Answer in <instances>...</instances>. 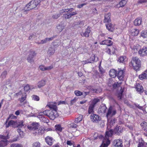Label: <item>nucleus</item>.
<instances>
[{"mask_svg":"<svg viewBox=\"0 0 147 147\" xmlns=\"http://www.w3.org/2000/svg\"><path fill=\"white\" fill-rule=\"evenodd\" d=\"M0 138L1 140L0 141V147H4L7 144V139H8V136H4L3 135H0Z\"/></svg>","mask_w":147,"mask_h":147,"instance_id":"39448f33","label":"nucleus"},{"mask_svg":"<svg viewBox=\"0 0 147 147\" xmlns=\"http://www.w3.org/2000/svg\"><path fill=\"white\" fill-rule=\"evenodd\" d=\"M111 13H108L105 14V19L104 20V22L109 23L111 21L110 19Z\"/></svg>","mask_w":147,"mask_h":147,"instance_id":"412c9836","label":"nucleus"},{"mask_svg":"<svg viewBox=\"0 0 147 147\" xmlns=\"http://www.w3.org/2000/svg\"><path fill=\"white\" fill-rule=\"evenodd\" d=\"M57 28L58 31L60 32L64 29V26L62 24H59L57 26Z\"/></svg>","mask_w":147,"mask_h":147,"instance_id":"ea45409f","label":"nucleus"},{"mask_svg":"<svg viewBox=\"0 0 147 147\" xmlns=\"http://www.w3.org/2000/svg\"><path fill=\"white\" fill-rule=\"evenodd\" d=\"M94 106L91 104L90 105L88 110V113L89 114H91L94 112Z\"/></svg>","mask_w":147,"mask_h":147,"instance_id":"e433bc0d","label":"nucleus"},{"mask_svg":"<svg viewBox=\"0 0 147 147\" xmlns=\"http://www.w3.org/2000/svg\"><path fill=\"white\" fill-rule=\"evenodd\" d=\"M17 121H15L13 120H11L9 121L8 124L7 123H6V127H8L9 126H12L14 127H16L17 126Z\"/></svg>","mask_w":147,"mask_h":147,"instance_id":"dca6fc26","label":"nucleus"},{"mask_svg":"<svg viewBox=\"0 0 147 147\" xmlns=\"http://www.w3.org/2000/svg\"><path fill=\"white\" fill-rule=\"evenodd\" d=\"M26 98V95L22 97L20 99V103H22L23 102Z\"/></svg>","mask_w":147,"mask_h":147,"instance_id":"0e129e2a","label":"nucleus"},{"mask_svg":"<svg viewBox=\"0 0 147 147\" xmlns=\"http://www.w3.org/2000/svg\"><path fill=\"white\" fill-rule=\"evenodd\" d=\"M120 127L117 126L114 129L113 132L114 133L119 134L120 133H121L122 130L121 129V128H119Z\"/></svg>","mask_w":147,"mask_h":147,"instance_id":"c756f323","label":"nucleus"},{"mask_svg":"<svg viewBox=\"0 0 147 147\" xmlns=\"http://www.w3.org/2000/svg\"><path fill=\"white\" fill-rule=\"evenodd\" d=\"M47 106L49 107L50 109H53V110H57V103L56 102H50L48 103Z\"/></svg>","mask_w":147,"mask_h":147,"instance_id":"f3484780","label":"nucleus"},{"mask_svg":"<svg viewBox=\"0 0 147 147\" xmlns=\"http://www.w3.org/2000/svg\"><path fill=\"white\" fill-rule=\"evenodd\" d=\"M131 49L133 51L134 53H136L138 51V47L136 46H133L132 47H131Z\"/></svg>","mask_w":147,"mask_h":147,"instance_id":"4d7b16f0","label":"nucleus"},{"mask_svg":"<svg viewBox=\"0 0 147 147\" xmlns=\"http://www.w3.org/2000/svg\"><path fill=\"white\" fill-rule=\"evenodd\" d=\"M123 92V90H122L121 92V93H119L118 94V97L120 99H121L122 98V93Z\"/></svg>","mask_w":147,"mask_h":147,"instance_id":"338daca9","label":"nucleus"},{"mask_svg":"<svg viewBox=\"0 0 147 147\" xmlns=\"http://www.w3.org/2000/svg\"><path fill=\"white\" fill-rule=\"evenodd\" d=\"M55 52L54 49L52 47H49L47 51L48 55L50 56L53 54Z\"/></svg>","mask_w":147,"mask_h":147,"instance_id":"473e14b6","label":"nucleus"},{"mask_svg":"<svg viewBox=\"0 0 147 147\" xmlns=\"http://www.w3.org/2000/svg\"><path fill=\"white\" fill-rule=\"evenodd\" d=\"M60 14H55L54 15H53L52 17L54 18V19H57L60 16Z\"/></svg>","mask_w":147,"mask_h":147,"instance_id":"69168bd1","label":"nucleus"},{"mask_svg":"<svg viewBox=\"0 0 147 147\" xmlns=\"http://www.w3.org/2000/svg\"><path fill=\"white\" fill-rule=\"evenodd\" d=\"M116 113L115 109H113L111 106H110L106 114V116L108 119V120L109 121V118L115 115Z\"/></svg>","mask_w":147,"mask_h":147,"instance_id":"20e7f679","label":"nucleus"},{"mask_svg":"<svg viewBox=\"0 0 147 147\" xmlns=\"http://www.w3.org/2000/svg\"><path fill=\"white\" fill-rule=\"evenodd\" d=\"M91 31L90 28L88 26L86 29L85 32H82L81 35L83 37H88L89 36V34Z\"/></svg>","mask_w":147,"mask_h":147,"instance_id":"4468645a","label":"nucleus"},{"mask_svg":"<svg viewBox=\"0 0 147 147\" xmlns=\"http://www.w3.org/2000/svg\"><path fill=\"white\" fill-rule=\"evenodd\" d=\"M114 147H122V141L121 139H117L114 140L113 142Z\"/></svg>","mask_w":147,"mask_h":147,"instance_id":"ddd939ff","label":"nucleus"},{"mask_svg":"<svg viewBox=\"0 0 147 147\" xmlns=\"http://www.w3.org/2000/svg\"><path fill=\"white\" fill-rule=\"evenodd\" d=\"M53 68V66L51 65L49 66L46 67V71H49L52 69Z\"/></svg>","mask_w":147,"mask_h":147,"instance_id":"e2e57ef3","label":"nucleus"},{"mask_svg":"<svg viewBox=\"0 0 147 147\" xmlns=\"http://www.w3.org/2000/svg\"><path fill=\"white\" fill-rule=\"evenodd\" d=\"M112 42L110 40H105L100 42L101 45H106L108 46H110L112 44Z\"/></svg>","mask_w":147,"mask_h":147,"instance_id":"393cba45","label":"nucleus"},{"mask_svg":"<svg viewBox=\"0 0 147 147\" xmlns=\"http://www.w3.org/2000/svg\"><path fill=\"white\" fill-rule=\"evenodd\" d=\"M31 4L30 2L29 3L26 5V7L24 8V10H25L24 11V13H27V11H29L31 9H32L30 8L31 7Z\"/></svg>","mask_w":147,"mask_h":147,"instance_id":"f704fd0d","label":"nucleus"},{"mask_svg":"<svg viewBox=\"0 0 147 147\" xmlns=\"http://www.w3.org/2000/svg\"><path fill=\"white\" fill-rule=\"evenodd\" d=\"M134 105L136 107H137L143 111L144 110V109L143 106H140L137 103H134Z\"/></svg>","mask_w":147,"mask_h":147,"instance_id":"6e6d98bb","label":"nucleus"},{"mask_svg":"<svg viewBox=\"0 0 147 147\" xmlns=\"http://www.w3.org/2000/svg\"><path fill=\"white\" fill-rule=\"evenodd\" d=\"M136 89L137 91L140 94L142 93L144 91L143 87L139 84H137Z\"/></svg>","mask_w":147,"mask_h":147,"instance_id":"6ab92c4d","label":"nucleus"},{"mask_svg":"<svg viewBox=\"0 0 147 147\" xmlns=\"http://www.w3.org/2000/svg\"><path fill=\"white\" fill-rule=\"evenodd\" d=\"M39 125L38 123H33L27 126V128L29 130L33 131V132L36 130V129H38Z\"/></svg>","mask_w":147,"mask_h":147,"instance_id":"423d86ee","label":"nucleus"},{"mask_svg":"<svg viewBox=\"0 0 147 147\" xmlns=\"http://www.w3.org/2000/svg\"><path fill=\"white\" fill-rule=\"evenodd\" d=\"M121 84V82H120L118 83V82H116L114 83L113 85V87L114 88H116L117 87L119 86Z\"/></svg>","mask_w":147,"mask_h":147,"instance_id":"603ef678","label":"nucleus"},{"mask_svg":"<svg viewBox=\"0 0 147 147\" xmlns=\"http://www.w3.org/2000/svg\"><path fill=\"white\" fill-rule=\"evenodd\" d=\"M36 37V34L35 33H33L30 34L28 38L29 40L35 38Z\"/></svg>","mask_w":147,"mask_h":147,"instance_id":"79ce46f5","label":"nucleus"},{"mask_svg":"<svg viewBox=\"0 0 147 147\" xmlns=\"http://www.w3.org/2000/svg\"><path fill=\"white\" fill-rule=\"evenodd\" d=\"M147 143L145 142L142 139L139 140L138 147H146Z\"/></svg>","mask_w":147,"mask_h":147,"instance_id":"4be33fe9","label":"nucleus"},{"mask_svg":"<svg viewBox=\"0 0 147 147\" xmlns=\"http://www.w3.org/2000/svg\"><path fill=\"white\" fill-rule=\"evenodd\" d=\"M127 1L125 0H122L119 3L120 7H123L126 3Z\"/></svg>","mask_w":147,"mask_h":147,"instance_id":"c03bdc74","label":"nucleus"},{"mask_svg":"<svg viewBox=\"0 0 147 147\" xmlns=\"http://www.w3.org/2000/svg\"><path fill=\"white\" fill-rule=\"evenodd\" d=\"M10 147H23V146L20 144H13L10 145Z\"/></svg>","mask_w":147,"mask_h":147,"instance_id":"a19ab883","label":"nucleus"},{"mask_svg":"<svg viewBox=\"0 0 147 147\" xmlns=\"http://www.w3.org/2000/svg\"><path fill=\"white\" fill-rule=\"evenodd\" d=\"M98 60V58L96 57L95 55H92L91 56L90 59H88L86 61H82V63L85 64L88 63H91L94 61H97Z\"/></svg>","mask_w":147,"mask_h":147,"instance_id":"0eeeda50","label":"nucleus"},{"mask_svg":"<svg viewBox=\"0 0 147 147\" xmlns=\"http://www.w3.org/2000/svg\"><path fill=\"white\" fill-rule=\"evenodd\" d=\"M90 91L93 93H99L102 91V89L100 88L97 89H92L90 90Z\"/></svg>","mask_w":147,"mask_h":147,"instance_id":"58836bf2","label":"nucleus"},{"mask_svg":"<svg viewBox=\"0 0 147 147\" xmlns=\"http://www.w3.org/2000/svg\"><path fill=\"white\" fill-rule=\"evenodd\" d=\"M141 125L142 126H143L146 128L144 129L145 130L147 131V122H143L142 123H141Z\"/></svg>","mask_w":147,"mask_h":147,"instance_id":"3c124183","label":"nucleus"},{"mask_svg":"<svg viewBox=\"0 0 147 147\" xmlns=\"http://www.w3.org/2000/svg\"><path fill=\"white\" fill-rule=\"evenodd\" d=\"M40 2V0H34L30 2L31 5L30 9H34L37 7L39 5V4Z\"/></svg>","mask_w":147,"mask_h":147,"instance_id":"9b49d317","label":"nucleus"},{"mask_svg":"<svg viewBox=\"0 0 147 147\" xmlns=\"http://www.w3.org/2000/svg\"><path fill=\"white\" fill-rule=\"evenodd\" d=\"M142 22V18L141 17L136 19L134 22V24L136 26H139L141 25Z\"/></svg>","mask_w":147,"mask_h":147,"instance_id":"5701e85b","label":"nucleus"},{"mask_svg":"<svg viewBox=\"0 0 147 147\" xmlns=\"http://www.w3.org/2000/svg\"><path fill=\"white\" fill-rule=\"evenodd\" d=\"M111 53L114 54L115 52V49L113 46H110L109 47Z\"/></svg>","mask_w":147,"mask_h":147,"instance_id":"680f3d73","label":"nucleus"},{"mask_svg":"<svg viewBox=\"0 0 147 147\" xmlns=\"http://www.w3.org/2000/svg\"><path fill=\"white\" fill-rule=\"evenodd\" d=\"M47 42V40L46 38L45 39L41 40L40 42H37V44H43L44 43H46Z\"/></svg>","mask_w":147,"mask_h":147,"instance_id":"13d9d810","label":"nucleus"},{"mask_svg":"<svg viewBox=\"0 0 147 147\" xmlns=\"http://www.w3.org/2000/svg\"><path fill=\"white\" fill-rule=\"evenodd\" d=\"M53 138L52 137L47 136L45 138L46 143L49 145H51L53 144Z\"/></svg>","mask_w":147,"mask_h":147,"instance_id":"cd10ccee","label":"nucleus"},{"mask_svg":"<svg viewBox=\"0 0 147 147\" xmlns=\"http://www.w3.org/2000/svg\"><path fill=\"white\" fill-rule=\"evenodd\" d=\"M76 101V99L75 98L71 100L70 101L71 105H73Z\"/></svg>","mask_w":147,"mask_h":147,"instance_id":"774afa93","label":"nucleus"},{"mask_svg":"<svg viewBox=\"0 0 147 147\" xmlns=\"http://www.w3.org/2000/svg\"><path fill=\"white\" fill-rule=\"evenodd\" d=\"M49 130V129H45L43 127H40L39 129H36L34 131V132H33V134L35 135L37 134L40 135L43 134L45 131L46 130L48 131Z\"/></svg>","mask_w":147,"mask_h":147,"instance_id":"6e6552de","label":"nucleus"},{"mask_svg":"<svg viewBox=\"0 0 147 147\" xmlns=\"http://www.w3.org/2000/svg\"><path fill=\"white\" fill-rule=\"evenodd\" d=\"M39 69L42 71H46V66L44 65H41L39 67Z\"/></svg>","mask_w":147,"mask_h":147,"instance_id":"052dcab7","label":"nucleus"},{"mask_svg":"<svg viewBox=\"0 0 147 147\" xmlns=\"http://www.w3.org/2000/svg\"><path fill=\"white\" fill-rule=\"evenodd\" d=\"M30 86L28 84H26L24 86V89L25 91L28 92L30 90Z\"/></svg>","mask_w":147,"mask_h":147,"instance_id":"864d4df0","label":"nucleus"},{"mask_svg":"<svg viewBox=\"0 0 147 147\" xmlns=\"http://www.w3.org/2000/svg\"><path fill=\"white\" fill-rule=\"evenodd\" d=\"M63 17L66 19H68L69 18L71 17L70 13H67L66 14H64L63 15Z\"/></svg>","mask_w":147,"mask_h":147,"instance_id":"5fc2aeb1","label":"nucleus"},{"mask_svg":"<svg viewBox=\"0 0 147 147\" xmlns=\"http://www.w3.org/2000/svg\"><path fill=\"white\" fill-rule=\"evenodd\" d=\"M139 78L141 80L147 79V70H145L139 75Z\"/></svg>","mask_w":147,"mask_h":147,"instance_id":"a211bd4d","label":"nucleus"},{"mask_svg":"<svg viewBox=\"0 0 147 147\" xmlns=\"http://www.w3.org/2000/svg\"><path fill=\"white\" fill-rule=\"evenodd\" d=\"M113 133V131L111 129L106 131L105 136L103 138L102 144L105 147H107L110 144V141L109 140V138L111 137Z\"/></svg>","mask_w":147,"mask_h":147,"instance_id":"f257e3e1","label":"nucleus"},{"mask_svg":"<svg viewBox=\"0 0 147 147\" xmlns=\"http://www.w3.org/2000/svg\"><path fill=\"white\" fill-rule=\"evenodd\" d=\"M19 128L17 129V131L19 134V135L21 137H22L23 136V132L21 131V129Z\"/></svg>","mask_w":147,"mask_h":147,"instance_id":"bf43d9fd","label":"nucleus"},{"mask_svg":"<svg viewBox=\"0 0 147 147\" xmlns=\"http://www.w3.org/2000/svg\"><path fill=\"white\" fill-rule=\"evenodd\" d=\"M139 33V31L138 29H133L131 32V35L133 36H137Z\"/></svg>","mask_w":147,"mask_h":147,"instance_id":"72a5a7b5","label":"nucleus"},{"mask_svg":"<svg viewBox=\"0 0 147 147\" xmlns=\"http://www.w3.org/2000/svg\"><path fill=\"white\" fill-rule=\"evenodd\" d=\"M83 118V116L80 115H79L78 117L76 118L75 120L74 123H78L82 121Z\"/></svg>","mask_w":147,"mask_h":147,"instance_id":"2f4dec72","label":"nucleus"},{"mask_svg":"<svg viewBox=\"0 0 147 147\" xmlns=\"http://www.w3.org/2000/svg\"><path fill=\"white\" fill-rule=\"evenodd\" d=\"M32 147H40V144L39 142H36L33 144Z\"/></svg>","mask_w":147,"mask_h":147,"instance_id":"49530a36","label":"nucleus"},{"mask_svg":"<svg viewBox=\"0 0 147 147\" xmlns=\"http://www.w3.org/2000/svg\"><path fill=\"white\" fill-rule=\"evenodd\" d=\"M100 100L98 98H96L94 99L91 104L95 107V105L98 102H99Z\"/></svg>","mask_w":147,"mask_h":147,"instance_id":"37998d69","label":"nucleus"},{"mask_svg":"<svg viewBox=\"0 0 147 147\" xmlns=\"http://www.w3.org/2000/svg\"><path fill=\"white\" fill-rule=\"evenodd\" d=\"M7 74V71H4L3 72L1 75V77L3 79H4L6 78V76Z\"/></svg>","mask_w":147,"mask_h":147,"instance_id":"09e8293b","label":"nucleus"},{"mask_svg":"<svg viewBox=\"0 0 147 147\" xmlns=\"http://www.w3.org/2000/svg\"><path fill=\"white\" fill-rule=\"evenodd\" d=\"M32 100H34L38 101H39L40 99L39 97L36 95H33L32 96Z\"/></svg>","mask_w":147,"mask_h":147,"instance_id":"a18cd8bd","label":"nucleus"},{"mask_svg":"<svg viewBox=\"0 0 147 147\" xmlns=\"http://www.w3.org/2000/svg\"><path fill=\"white\" fill-rule=\"evenodd\" d=\"M49 110H46L44 111L43 112H40L39 114L40 116H42V115H44L48 116H49Z\"/></svg>","mask_w":147,"mask_h":147,"instance_id":"4c0bfd02","label":"nucleus"},{"mask_svg":"<svg viewBox=\"0 0 147 147\" xmlns=\"http://www.w3.org/2000/svg\"><path fill=\"white\" fill-rule=\"evenodd\" d=\"M45 84V81L42 80L39 82L37 84V86L39 88L43 86Z\"/></svg>","mask_w":147,"mask_h":147,"instance_id":"7c9ffc66","label":"nucleus"},{"mask_svg":"<svg viewBox=\"0 0 147 147\" xmlns=\"http://www.w3.org/2000/svg\"><path fill=\"white\" fill-rule=\"evenodd\" d=\"M124 71L122 70H119L118 71V73H117V76L119 80H121L124 77Z\"/></svg>","mask_w":147,"mask_h":147,"instance_id":"2eb2a0df","label":"nucleus"},{"mask_svg":"<svg viewBox=\"0 0 147 147\" xmlns=\"http://www.w3.org/2000/svg\"><path fill=\"white\" fill-rule=\"evenodd\" d=\"M57 110H52L51 111L49 110V117L50 119L52 120H54L55 118L58 116L57 114Z\"/></svg>","mask_w":147,"mask_h":147,"instance_id":"1a4fd4ad","label":"nucleus"},{"mask_svg":"<svg viewBox=\"0 0 147 147\" xmlns=\"http://www.w3.org/2000/svg\"><path fill=\"white\" fill-rule=\"evenodd\" d=\"M91 121L93 122L98 121L100 119V118L98 115L95 114H92L90 116Z\"/></svg>","mask_w":147,"mask_h":147,"instance_id":"f8f14e48","label":"nucleus"},{"mask_svg":"<svg viewBox=\"0 0 147 147\" xmlns=\"http://www.w3.org/2000/svg\"><path fill=\"white\" fill-rule=\"evenodd\" d=\"M28 53L29 55L27 58L28 62L31 63H34V61L33 58L36 56V53L35 51H32L28 52Z\"/></svg>","mask_w":147,"mask_h":147,"instance_id":"7ed1b4c3","label":"nucleus"},{"mask_svg":"<svg viewBox=\"0 0 147 147\" xmlns=\"http://www.w3.org/2000/svg\"><path fill=\"white\" fill-rule=\"evenodd\" d=\"M55 127L56 129L57 130H58L60 131H61L62 129V128L61 127V125H55Z\"/></svg>","mask_w":147,"mask_h":147,"instance_id":"de8ad7c7","label":"nucleus"},{"mask_svg":"<svg viewBox=\"0 0 147 147\" xmlns=\"http://www.w3.org/2000/svg\"><path fill=\"white\" fill-rule=\"evenodd\" d=\"M17 125L16 127L18 128H22L23 127H25V124L24 123L23 120H19L17 121Z\"/></svg>","mask_w":147,"mask_h":147,"instance_id":"bb28decb","label":"nucleus"},{"mask_svg":"<svg viewBox=\"0 0 147 147\" xmlns=\"http://www.w3.org/2000/svg\"><path fill=\"white\" fill-rule=\"evenodd\" d=\"M76 95L78 96H80L82 94V92L78 90H76L74 92Z\"/></svg>","mask_w":147,"mask_h":147,"instance_id":"8fccbe9b","label":"nucleus"},{"mask_svg":"<svg viewBox=\"0 0 147 147\" xmlns=\"http://www.w3.org/2000/svg\"><path fill=\"white\" fill-rule=\"evenodd\" d=\"M117 71L114 69H111L109 71V75L110 76L113 78H114L117 76Z\"/></svg>","mask_w":147,"mask_h":147,"instance_id":"c85d7f7f","label":"nucleus"},{"mask_svg":"<svg viewBox=\"0 0 147 147\" xmlns=\"http://www.w3.org/2000/svg\"><path fill=\"white\" fill-rule=\"evenodd\" d=\"M127 58L125 56H122L118 58V61L120 63H124L127 61Z\"/></svg>","mask_w":147,"mask_h":147,"instance_id":"a878e982","label":"nucleus"},{"mask_svg":"<svg viewBox=\"0 0 147 147\" xmlns=\"http://www.w3.org/2000/svg\"><path fill=\"white\" fill-rule=\"evenodd\" d=\"M139 55L142 57L147 55V47H144L138 51Z\"/></svg>","mask_w":147,"mask_h":147,"instance_id":"9d476101","label":"nucleus"},{"mask_svg":"<svg viewBox=\"0 0 147 147\" xmlns=\"http://www.w3.org/2000/svg\"><path fill=\"white\" fill-rule=\"evenodd\" d=\"M107 28L109 31L113 32L114 29V26L110 23H108L106 24Z\"/></svg>","mask_w":147,"mask_h":147,"instance_id":"aec40b11","label":"nucleus"},{"mask_svg":"<svg viewBox=\"0 0 147 147\" xmlns=\"http://www.w3.org/2000/svg\"><path fill=\"white\" fill-rule=\"evenodd\" d=\"M140 36L144 38L147 37V30L142 31L140 33Z\"/></svg>","mask_w":147,"mask_h":147,"instance_id":"c9c22d12","label":"nucleus"},{"mask_svg":"<svg viewBox=\"0 0 147 147\" xmlns=\"http://www.w3.org/2000/svg\"><path fill=\"white\" fill-rule=\"evenodd\" d=\"M131 63L134 70L136 71L139 70L141 65V61L138 57H133L131 61Z\"/></svg>","mask_w":147,"mask_h":147,"instance_id":"f03ea898","label":"nucleus"},{"mask_svg":"<svg viewBox=\"0 0 147 147\" xmlns=\"http://www.w3.org/2000/svg\"><path fill=\"white\" fill-rule=\"evenodd\" d=\"M107 107L105 105H103L101 106L98 110V112L99 113H105L106 112V109Z\"/></svg>","mask_w":147,"mask_h":147,"instance_id":"b1692460","label":"nucleus"}]
</instances>
